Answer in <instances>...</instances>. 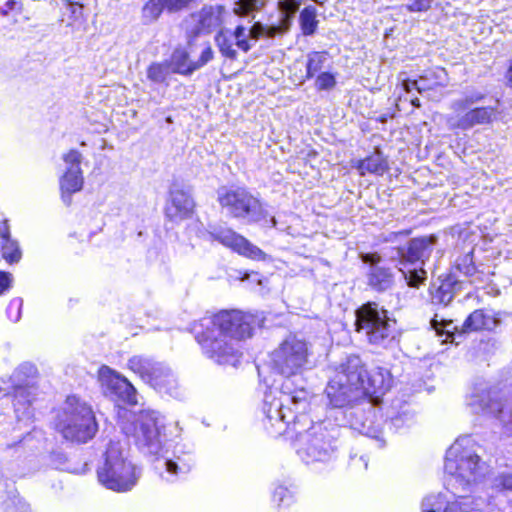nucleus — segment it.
I'll return each mask as SVG.
<instances>
[{
  "label": "nucleus",
  "instance_id": "obj_20",
  "mask_svg": "<svg viewBox=\"0 0 512 512\" xmlns=\"http://www.w3.org/2000/svg\"><path fill=\"white\" fill-rule=\"evenodd\" d=\"M498 324V319L492 314L476 310L470 314L463 325V331L492 330Z\"/></svg>",
  "mask_w": 512,
  "mask_h": 512
},
{
  "label": "nucleus",
  "instance_id": "obj_31",
  "mask_svg": "<svg viewBox=\"0 0 512 512\" xmlns=\"http://www.w3.org/2000/svg\"><path fill=\"white\" fill-rule=\"evenodd\" d=\"M149 380L155 387L160 389L173 381L172 375L169 372L164 371L160 368L154 369L153 374L151 375Z\"/></svg>",
  "mask_w": 512,
  "mask_h": 512
},
{
  "label": "nucleus",
  "instance_id": "obj_39",
  "mask_svg": "<svg viewBox=\"0 0 512 512\" xmlns=\"http://www.w3.org/2000/svg\"><path fill=\"white\" fill-rule=\"evenodd\" d=\"M435 299L441 303L448 304L452 300V295L450 292H445L441 287L435 295Z\"/></svg>",
  "mask_w": 512,
  "mask_h": 512
},
{
  "label": "nucleus",
  "instance_id": "obj_25",
  "mask_svg": "<svg viewBox=\"0 0 512 512\" xmlns=\"http://www.w3.org/2000/svg\"><path fill=\"white\" fill-rule=\"evenodd\" d=\"M300 25L304 35H312L318 27L316 19V9L314 7L305 8L300 14Z\"/></svg>",
  "mask_w": 512,
  "mask_h": 512
},
{
  "label": "nucleus",
  "instance_id": "obj_9",
  "mask_svg": "<svg viewBox=\"0 0 512 512\" xmlns=\"http://www.w3.org/2000/svg\"><path fill=\"white\" fill-rule=\"evenodd\" d=\"M163 425L155 412L143 411L133 423V436L137 443L147 447L151 453H157L161 444Z\"/></svg>",
  "mask_w": 512,
  "mask_h": 512
},
{
  "label": "nucleus",
  "instance_id": "obj_33",
  "mask_svg": "<svg viewBox=\"0 0 512 512\" xmlns=\"http://www.w3.org/2000/svg\"><path fill=\"white\" fill-rule=\"evenodd\" d=\"M433 0H410L405 8L409 12H426L431 8Z\"/></svg>",
  "mask_w": 512,
  "mask_h": 512
},
{
  "label": "nucleus",
  "instance_id": "obj_24",
  "mask_svg": "<svg viewBox=\"0 0 512 512\" xmlns=\"http://www.w3.org/2000/svg\"><path fill=\"white\" fill-rule=\"evenodd\" d=\"M172 72L169 62H155L147 68V77L155 83H163Z\"/></svg>",
  "mask_w": 512,
  "mask_h": 512
},
{
  "label": "nucleus",
  "instance_id": "obj_10",
  "mask_svg": "<svg viewBox=\"0 0 512 512\" xmlns=\"http://www.w3.org/2000/svg\"><path fill=\"white\" fill-rule=\"evenodd\" d=\"M218 202L234 217L250 216L259 208V201L242 188L219 189Z\"/></svg>",
  "mask_w": 512,
  "mask_h": 512
},
{
  "label": "nucleus",
  "instance_id": "obj_35",
  "mask_svg": "<svg viewBox=\"0 0 512 512\" xmlns=\"http://www.w3.org/2000/svg\"><path fill=\"white\" fill-rule=\"evenodd\" d=\"M192 0H165L166 10L174 12L186 7Z\"/></svg>",
  "mask_w": 512,
  "mask_h": 512
},
{
  "label": "nucleus",
  "instance_id": "obj_48",
  "mask_svg": "<svg viewBox=\"0 0 512 512\" xmlns=\"http://www.w3.org/2000/svg\"><path fill=\"white\" fill-rule=\"evenodd\" d=\"M452 338H453V334H451L450 332H447L446 338L443 340V342H448L449 340H452Z\"/></svg>",
  "mask_w": 512,
  "mask_h": 512
},
{
  "label": "nucleus",
  "instance_id": "obj_45",
  "mask_svg": "<svg viewBox=\"0 0 512 512\" xmlns=\"http://www.w3.org/2000/svg\"><path fill=\"white\" fill-rule=\"evenodd\" d=\"M499 404L498 403H495L493 402L492 404H490L488 406V409L491 411V412H495L496 411V408H498Z\"/></svg>",
  "mask_w": 512,
  "mask_h": 512
},
{
  "label": "nucleus",
  "instance_id": "obj_51",
  "mask_svg": "<svg viewBox=\"0 0 512 512\" xmlns=\"http://www.w3.org/2000/svg\"><path fill=\"white\" fill-rule=\"evenodd\" d=\"M130 364H131V366H132V367H134V365L136 364V359H132V360L130 361Z\"/></svg>",
  "mask_w": 512,
  "mask_h": 512
},
{
  "label": "nucleus",
  "instance_id": "obj_2",
  "mask_svg": "<svg viewBox=\"0 0 512 512\" xmlns=\"http://www.w3.org/2000/svg\"><path fill=\"white\" fill-rule=\"evenodd\" d=\"M449 475L448 488L455 496L464 497L484 479L486 468L471 448L468 437L457 439L447 450L444 464Z\"/></svg>",
  "mask_w": 512,
  "mask_h": 512
},
{
  "label": "nucleus",
  "instance_id": "obj_42",
  "mask_svg": "<svg viewBox=\"0 0 512 512\" xmlns=\"http://www.w3.org/2000/svg\"><path fill=\"white\" fill-rule=\"evenodd\" d=\"M403 88L407 92H410L412 89H417L419 92L422 90V88L418 85V82L415 80H413V81L405 80L403 82Z\"/></svg>",
  "mask_w": 512,
  "mask_h": 512
},
{
  "label": "nucleus",
  "instance_id": "obj_47",
  "mask_svg": "<svg viewBox=\"0 0 512 512\" xmlns=\"http://www.w3.org/2000/svg\"><path fill=\"white\" fill-rule=\"evenodd\" d=\"M279 416H280L281 420H283V421H284V420H285V418H286V415H285V413L283 412V408H282V406H281V407H280V409H279Z\"/></svg>",
  "mask_w": 512,
  "mask_h": 512
},
{
  "label": "nucleus",
  "instance_id": "obj_49",
  "mask_svg": "<svg viewBox=\"0 0 512 512\" xmlns=\"http://www.w3.org/2000/svg\"><path fill=\"white\" fill-rule=\"evenodd\" d=\"M292 400H293V402H294V403H298V402H305V401H304V399H300V398H298V397H296V396H294V397L292 398Z\"/></svg>",
  "mask_w": 512,
  "mask_h": 512
},
{
  "label": "nucleus",
  "instance_id": "obj_4",
  "mask_svg": "<svg viewBox=\"0 0 512 512\" xmlns=\"http://www.w3.org/2000/svg\"><path fill=\"white\" fill-rule=\"evenodd\" d=\"M139 477L137 468L128 461L118 445H111L104 465L98 470V478L106 488L117 492L130 490Z\"/></svg>",
  "mask_w": 512,
  "mask_h": 512
},
{
  "label": "nucleus",
  "instance_id": "obj_43",
  "mask_svg": "<svg viewBox=\"0 0 512 512\" xmlns=\"http://www.w3.org/2000/svg\"><path fill=\"white\" fill-rule=\"evenodd\" d=\"M431 324H432V327L434 328V330L437 332V334L441 336L443 334L442 327H446L447 325H450V322L439 323L436 319H433Z\"/></svg>",
  "mask_w": 512,
  "mask_h": 512
},
{
  "label": "nucleus",
  "instance_id": "obj_11",
  "mask_svg": "<svg viewBox=\"0 0 512 512\" xmlns=\"http://www.w3.org/2000/svg\"><path fill=\"white\" fill-rule=\"evenodd\" d=\"M66 168L60 177L59 185L62 199L69 202L73 193L79 192L84 184L83 173L80 168L82 154L77 150H70L63 155Z\"/></svg>",
  "mask_w": 512,
  "mask_h": 512
},
{
  "label": "nucleus",
  "instance_id": "obj_13",
  "mask_svg": "<svg viewBox=\"0 0 512 512\" xmlns=\"http://www.w3.org/2000/svg\"><path fill=\"white\" fill-rule=\"evenodd\" d=\"M99 380L109 393L117 395L120 399L130 404L137 402L136 391L133 385L109 367L103 366L100 368Z\"/></svg>",
  "mask_w": 512,
  "mask_h": 512
},
{
  "label": "nucleus",
  "instance_id": "obj_3",
  "mask_svg": "<svg viewBox=\"0 0 512 512\" xmlns=\"http://www.w3.org/2000/svg\"><path fill=\"white\" fill-rule=\"evenodd\" d=\"M58 431L71 441L86 442L94 437L97 423L91 408L76 398H68L57 423Z\"/></svg>",
  "mask_w": 512,
  "mask_h": 512
},
{
  "label": "nucleus",
  "instance_id": "obj_32",
  "mask_svg": "<svg viewBox=\"0 0 512 512\" xmlns=\"http://www.w3.org/2000/svg\"><path fill=\"white\" fill-rule=\"evenodd\" d=\"M336 84L335 76L329 72H323L316 79V87L319 90L332 89Z\"/></svg>",
  "mask_w": 512,
  "mask_h": 512
},
{
  "label": "nucleus",
  "instance_id": "obj_38",
  "mask_svg": "<svg viewBox=\"0 0 512 512\" xmlns=\"http://www.w3.org/2000/svg\"><path fill=\"white\" fill-rule=\"evenodd\" d=\"M480 99H481V96H478L475 100L468 99V98H466L464 100H459L453 104V108L455 111L460 112L462 110H465L470 105H472L475 101L480 100Z\"/></svg>",
  "mask_w": 512,
  "mask_h": 512
},
{
  "label": "nucleus",
  "instance_id": "obj_46",
  "mask_svg": "<svg viewBox=\"0 0 512 512\" xmlns=\"http://www.w3.org/2000/svg\"><path fill=\"white\" fill-rule=\"evenodd\" d=\"M411 103H412V105H414L415 107H420V100H419L418 98L412 99V100H411Z\"/></svg>",
  "mask_w": 512,
  "mask_h": 512
},
{
  "label": "nucleus",
  "instance_id": "obj_34",
  "mask_svg": "<svg viewBox=\"0 0 512 512\" xmlns=\"http://www.w3.org/2000/svg\"><path fill=\"white\" fill-rule=\"evenodd\" d=\"M426 277V272L423 269H414L410 270L408 273H405V278L408 281V285L411 287H418L420 283Z\"/></svg>",
  "mask_w": 512,
  "mask_h": 512
},
{
  "label": "nucleus",
  "instance_id": "obj_22",
  "mask_svg": "<svg viewBox=\"0 0 512 512\" xmlns=\"http://www.w3.org/2000/svg\"><path fill=\"white\" fill-rule=\"evenodd\" d=\"M368 393H384L390 387V377L387 371L376 369L370 372Z\"/></svg>",
  "mask_w": 512,
  "mask_h": 512
},
{
  "label": "nucleus",
  "instance_id": "obj_16",
  "mask_svg": "<svg viewBox=\"0 0 512 512\" xmlns=\"http://www.w3.org/2000/svg\"><path fill=\"white\" fill-rule=\"evenodd\" d=\"M495 116V110L491 107L471 109L458 119L450 118L451 128L469 129L475 125L490 123Z\"/></svg>",
  "mask_w": 512,
  "mask_h": 512
},
{
  "label": "nucleus",
  "instance_id": "obj_30",
  "mask_svg": "<svg viewBox=\"0 0 512 512\" xmlns=\"http://www.w3.org/2000/svg\"><path fill=\"white\" fill-rule=\"evenodd\" d=\"M264 4L265 0H236L233 10L237 15H244L261 8Z\"/></svg>",
  "mask_w": 512,
  "mask_h": 512
},
{
  "label": "nucleus",
  "instance_id": "obj_8",
  "mask_svg": "<svg viewBox=\"0 0 512 512\" xmlns=\"http://www.w3.org/2000/svg\"><path fill=\"white\" fill-rule=\"evenodd\" d=\"M188 47L189 50L179 48L172 53L169 63L173 73L191 75L213 59L214 52L208 42L197 47L189 42Z\"/></svg>",
  "mask_w": 512,
  "mask_h": 512
},
{
  "label": "nucleus",
  "instance_id": "obj_36",
  "mask_svg": "<svg viewBox=\"0 0 512 512\" xmlns=\"http://www.w3.org/2000/svg\"><path fill=\"white\" fill-rule=\"evenodd\" d=\"M496 486L504 490H512V474L501 475L496 480Z\"/></svg>",
  "mask_w": 512,
  "mask_h": 512
},
{
  "label": "nucleus",
  "instance_id": "obj_17",
  "mask_svg": "<svg viewBox=\"0 0 512 512\" xmlns=\"http://www.w3.org/2000/svg\"><path fill=\"white\" fill-rule=\"evenodd\" d=\"M422 512H468L457 502H448L442 494H431L422 502Z\"/></svg>",
  "mask_w": 512,
  "mask_h": 512
},
{
  "label": "nucleus",
  "instance_id": "obj_1",
  "mask_svg": "<svg viewBox=\"0 0 512 512\" xmlns=\"http://www.w3.org/2000/svg\"><path fill=\"white\" fill-rule=\"evenodd\" d=\"M258 319L241 311H222L215 315L213 329L198 338L205 352L219 363L237 362L234 342L250 337Z\"/></svg>",
  "mask_w": 512,
  "mask_h": 512
},
{
  "label": "nucleus",
  "instance_id": "obj_28",
  "mask_svg": "<svg viewBox=\"0 0 512 512\" xmlns=\"http://www.w3.org/2000/svg\"><path fill=\"white\" fill-rule=\"evenodd\" d=\"M164 10L165 0H149L143 7V15L148 20H156Z\"/></svg>",
  "mask_w": 512,
  "mask_h": 512
},
{
  "label": "nucleus",
  "instance_id": "obj_26",
  "mask_svg": "<svg viewBox=\"0 0 512 512\" xmlns=\"http://www.w3.org/2000/svg\"><path fill=\"white\" fill-rule=\"evenodd\" d=\"M337 384L338 383L336 381H331L326 388V393L330 398L331 403L336 407H340L345 405L347 402L348 388L346 386H340L339 389H337Z\"/></svg>",
  "mask_w": 512,
  "mask_h": 512
},
{
  "label": "nucleus",
  "instance_id": "obj_23",
  "mask_svg": "<svg viewBox=\"0 0 512 512\" xmlns=\"http://www.w3.org/2000/svg\"><path fill=\"white\" fill-rule=\"evenodd\" d=\"M393 282L392 274L388 269L373 267L369 275V284L377 290L388 289Z\"/></svg>",
  "mask_w": 512,
  "mask_h": 512
},
{
  "label": "nucleus",
  "instance_id": "obj_37",
  "mask_svg": "<svg viewBox=\"0 0 512 512\" xmlns=\"http://www.w3.org/2000/svg\"><path fill=\"white\" fill-rule=\"evenodd\" d=\"M11 282V275L7 272L0 271V295L10 288Z\"/></svg>",
  "mask_w": 512,
  "mask_h": 512
},
{
  "label": "nucleus",
  "instance_id": "obj_19",
  "mask_svg": "<svg viewBox=\"0 0 512 512\" xmlns=\"http://www.w3.org/2000/svg\"><path fill=\"white\" fill-rule=\"evenodd\" d=\"M353 166L362 176L367 173L383 175L388 170V163L379 152H376L363 160L354 161Z\"/></svg>",
  "mask_w": 512,
  "mask_h": 512
},
{
  "label": "nucleus",
  "instance_id": "obj_50",
  "mask_svg": "<svg viewBox=\"0 0 512 512\" xmlns=\"http://www.w3.org/2000/svg\"><path fill=\"white\" fill-rule=\"evenodd\" d=\"M313 1L315 3H317V4H320V5H322V4H324L326 2V0H313Z\"/></svg>",
  "mask_w": 512,
  "mask_h": 512
},
{
  "label": "nucleus",
  "instance_id": "obj_18",
  "mask_svg": "<svg viewBox=\"0 0 512 512\" xmlns=\"http://www.w3.org/2000/svg\"><path fill=\"white\" fill-rule=\"evenodd\" d=\"M436 238L434 236H424L415 238L410 241L405 258L409 262H414L428 257L431 253L432 246L435 243Z\"/></svg>",
  "mask_w": 512,
  "mask_h": 512
},
{
  "label": "nucleus",
  "instance_id": "obj_14",
  "mask_svg": "<svg viewBox=\"0 0 512 512\" xmlns=\"http://www.w3.org/2000/svg\"><path fill=\"white\" fill-rule=\"evenodd\" d=\"M229 13L222 5L204 6L191 16V23L197 32H212L220 29L226 23Z\"/></svg>",
  "mask_w": 512,
  "mask_h": 512
},
{
  "label": "nucleus",
  "instance_id": "obj_29",
  "mask_svg": "<svg viewBox=\"0 0 512 512\" xmlns=\"http://www.w3.org/2000/svg\"><path fill=\"white\" fill-rule=\"evenodd\" d=\"M215 41L217 43V46L220 50V52L228 57V58H235L236 51L233 49L232 43L227 38V33L223 29L219 31V33L216 35Z\"/></svg>",
  "mask_w": 512,
  "mask_h": 512
},
{
  "label": "nucleus",
  "instance_id": "obj_12",
  "mask_svg": "<svg viewBox=\"0 0 512 512\" xmlns=\"http://www.w3.org/2000/svg\"><path fill=\"white\" fill-rule=\"evenodd\" d=\"M213 238L236 253L253 260H264L266 254L242 235L228 228H218L211 232Z\"/></svg>",
  "mask_w": 512,
  "mask_h": 512
},
{
  "label": "nucleus",
  "instance_id": "obj_40",
  "mask_svg": "<svg viewBox=\"0 0 512 512\" xmlns=\"http://www.w3.org/2000/svg\"><path fill=\"white\" fill-rule=\"evenodd\" d=\"M361 258L363 260V262L365 263H370V264H376V263H379L381 258L378 254L376 253H373V254H363L361 255Z\"/></svg>",
  "mask_w": 512,
  "mask_h": 512
},
{
  "label": "nucleus",
  "instance_id": "obj_6",
  "mask_svg": "<svg viewBox=\"0 0 512 512\" xmlns=\"http://www.w3.org/2000/svg\"><path fill=\"white\" fill-rule=\"evenodd\" d=\"M300 1L297 0H279L278 6L283 13L282 19L278 25L265 26L256 22L246 33V28L239 25L235 29L234 38L239 49L247 52L251 47V40H257L260 37L272 38L282 35L288 31L291 16L299 9Z\"/></svg>",
  "mask_w": 512,
  "mask_h": 512
},
{
  "label": "nucleus",
  "instance_id": "obj_44",
  "mask_svg": "<svg viewBox=\"0 0 512 512\" xmlns=\"http://www.w3.org/2000/svg\"><path fill=\"white\" fill-rule=\"evenodd\" d=\"M508 84L512 87V62L507 74Z\"/></svg>",
  "mask_w": 512,
  "mask_h": 512
},
{
  "label": "nucleus",
  "instance_id": "obj_21",
  "mask_svg": "<svg viewBox=\"0 0 512 512\" xmlns=\"http://www.w3.org/2000/svg\"><path fill=\"white\" fill-rule=\"evenodd\" d=\"M0 237L2 239V255L3 258L9 262H18L21 258V252L16 242L9 239V232L6 226L0 228Z\"/></svg>",
  "mask_w": 512,
  "mask_h": 512
},
{
  "label": "nucleus",
  "instance_id": "obj_15",
  "mask_svg": "<svg viewBox=\"0 0 512 512\" xmlns=\"http://www.w3.org/2000/svg\"><path fill=\"white\" fill-rule=\"evenodd\" d=\"M194 201L183 190H173L166 205V216L173 222H182L191 219L194 214Z\"/></svg>",
  "mask_w": 512,
  "mask_h": 512
},
{
  "label": "nucleus",
  "instance_id": "obj_41",
  "mask_svg": "<svg viewBox=\"0 0 512 512\" xmlns=\"http://www.w3.org/2000/svg\"><path fill=\"white\" fill-rule=\"evenodd\" d=\"M181 470L177 463L173 462L172 460L166 461V471L174 476H176Z\"/></svg>",
  "mask_w": 512,
  "mask_h": 512
},
{
  "label": "nucleus",
  "instance_id": "obj_7",
  "mask_svg": "<svg viewBox=\"0 0 512 512\" xmlns=\"http://www.w3.org/2000/svg\"><path fill=\"white\" fill-rule=\"evenodd\" d=\"M357 330L362 332L372 344H380L389 337L393 321L385 310H379L371 304L363 306L357 312Z\"/></svg>",
  "mask_w": 512,
  "mask_h": 512
},
{
  "label": "nucleus",
  "instance_id": "obj_5",
  "mask_svg": "<svg viewBox=\"0 0 512 512\" xmlns=\"http://www.w3.org/2000/svg\"><path fill=\"white\" fill-rule=\"evenodd\" d=\"M311 345L298 336L287 337L272 353L273 367L283 376L301 374L310 366Z\"/></svg>",
  "mask_w": 512,
  "mask_h": 512
},
{
  "label": "nucleus",
  "instance_id": "obj_27",
  "mask_svg": "<svg viewBox=\"0 0 512 512\" xmlns=\"http://www.w3.org/2000/svg\"><path fill=\"white\" fill-rule=\"evenodd\" d=\"M328 60L327 52H312L308 55L307 74L311 77L319 71Z\"/></svg>",
  "mask_w": 512,
  "mask_h": 512
}]
</instances>
